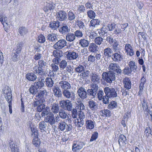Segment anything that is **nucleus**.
<instances>
[{
    "instance_id": "nucleus-59",
    "label": "nucleus",
    "mask_w": 152,
    "mask_h": 152,
    "mask_svg": "<svg viewBox=\"0 0 152 152\" xmlns=\"http://www.w3.org/2000/svg\"><path fill=\"white\" fill-rule=\"evenodd\" d=\"M59 64L60 69H62L66 67L67 62L65 60H62L60 62Z\"/></svg>"
},
{
    "instance_id": "nucleus-10",
    "label": "nucleus",
    "mask_w": 152,
    "mask_h": 152,
    "mask_svg": "<svg viewBox=\"0 0 152 152\" xmlns=\"http://www.w3.org/2000/svg\"><path fill=\"white\" fill-rule=\"evenodd\" d=\"M107 27L108 28L110 31H113V34H117L121 33V30L119 28H118V26L116 24L114 23H112L111 24H108L107 25Z\"/></svg>"
},
{
    "instance_id": "nucleus-6",
    "label": "nucleus",
    "mask_w": 152,
    "mask_h": 152,
    "mask_svg": "<svg viewBox=\"0 0 152 152\" xmlns=\"http://www.w3.org/2000/svg\"><path fill=\"white\" fill-rule=\"evenodd\" d=\"M109 71L116 74L117 75H121L122 70L120 67L117 64L115 63L110 64L108 67Z\"/></svg>"
},
{
    "instance_id": "nucleus-8",
    "label": "nucleus",
    "mask_w": 152,
    "mask_h": 152,
    "mask_svg": "<svg viewBox=\"0 0 152 152\" xmlns=\"http://www.w3.org/2000/svg\"><path fill=\"white\" fill-rule=\"evenodd\" d=\"M47 92L45 90H40L35 95L36 100H39L42 102H45Z\"/></svg>"
},
{
    "instance_id": "nucleus-61",
    "label": "nucleus",
    "mask_w": 152,
    "mask_h": 152,
    "mask_svg": "<svg viewBox=\"0 0 152 152\" xmlns=\"http://www.w3.org/2000/svg\"><path fill=\"white\" fill-rule=\"evenodd\" d=\"M40 141L38 138H33L32 141L33 144L36 147H38L40 145Z\"/></svg>"
},
{
    "instance_id": "nucleus-14",
    "label": "nucleus",
    "mask_w": 152,
    "mask_h": 152,
    "mask_svg": "<svg viewBox=\"0 0 152 152\" xmlns=\"http://www.w3.org/2000/svg\"><path fill=\"white\" fill-rule=\"evenodd\" d=\"M100 77L99 75H97L96 73H92L90 75L91 84H98L100 82Z\"/></svg>"
},
{
    "instance_id": "nucleus-36",
    "label": "nucleus",
    "mask_w": 152,
    "mask_h": 152,
    "mask_svg": "<svg viewBox=\"0 0 152 152\" xmlns=\"http://www.w3.org/2000/svg\"><path fill=\"white\" fill-rule=\"evenodd\" d=\"M112 47L114 52H120L121 50V46L119 45L118 41L117 40L113 44Z\"/></svg>"
},
{
    "instance_id": "nucleus-34",
    "label": "nucleus",
    "mask_w": 152,
    "mask_h": 152,
    "mask_svg": "<svg viewBox=\"0 0 152 152\" xmlns=\"http://www.w3.org/2000/svg\"><path fill=\"white\" fill-rule=\"evenodd\" d=\"M99 48L94 43H92L89 46V50L92 53H95L98 51Z\"/></svg>"
},
{
    "instance_id": "nucleus-35",
    "label": "nucleus",
    "mask_w": 152,
    "mask_h": 152,
    "mask_svg": "<svg viewBox=\"0 0 152 152\" xmlns=\"http://www.w3.org/2000/svg\"><path fill=\"white\" fill-rule=\"evenodd\" d=\"M58 36L55 34H50L47 36V39L50 41L56 42L58 40Z\"/></svg>"
},
{
    "instance_id": "nucleus-57",
    "label": "nucleus",
    "mask_w": 152,
    "mask_h": 152,
    "mask_svg": "<svg viewBox=\"0 0 152 152\" xmlns=\"http://www.w3.org/2000/svg\"><path fill=\"white\" fill-rule=\"evenodd\" d=\"M103 39L101 37H96L94 40V43L98 45H101L103 42Z\"/></svg>"
},
{
    "instance_id": "nucleus-31",
    "label": "nucleus",
    "mask_w": 152,
    "mask_h": 152,
    "mask_svg": "<svg viewBox=\"0 0 152 152\" xmlns=\"http://www.w3.org/2000/svg\"><path fill=\"white\" fill-rule=\"evenodd\" d=\"M59 109V107L58 103H55L52 104L51 108L52 113L54 114H57L60 111Z\"/></svg>"
},
{
    "instance_id": "nucleus-29",
    "label": "nucleus",
    "mask_w": 152,
    "mask_h": 152,
    "mask_svg": "<svg viewBox=\"0 0 152 152\" xmlns=\"http://www.w3.org/2000/svg\"><path fill=\"white\" fill-rule=\"evenodd\" d=\"M28 124L31 132V137L34 138H38V130L36 128L31 126L30 123H29Z\"/></svg>"
},
{
    "instance_id": "nucleus-22",
    "label": "nucleus",
    "mask_w": 152,
    "mask_h": 152,
    "mask_svg": "<svg viewBox=\"0 0 152 152\" xmlns=\"http://www.w3.org/2000/svg\"><path fill=\"white\" fill-rule=\"evenodd\" d=\"M33 70L34 73L38 75L42 76L45 74L43 68L38 67L37 66L33 67Z\"/></svg>"
},
{
    "instance_id": "nucleus-55",
    "label": "nucleus",
    "mask_w": 152,
    "mask_h": 152,
    "mask_svg": "<svg viewBox=\"0 0 152 152\" xmlns=\"http://www.w3.org/2000/svg\"><path fill=\"white\" fill-rule=\"evenodd\" d=\"M76 15L73 12L71 11H70L68 14V19L70 21H72L74 20L76 17Z\"/></svg>"
},
{
    "instance_id": "nucleus-49",
    "label": "nucleus",
    "mask_w": 152,
    "mask_h": 152,
    "mask_svg": "<svg viewBox=\"0 0 152 152\" xmlns=\"http://www.w3.org/2000/svg\"><path fill=\"white\" fill-rule=\"evenodd\" d=\"M126 140V137L123 134H121L119 136L118 142L119 145L121 146L124 143H125Z\"/></svg>"
},
{
    "instance_id": "nucleus-11",
    "label": "nucleus",
    "mask_w": 152,
    "mask_h": 152,
    "mask_svg": "<svg viewBox=\"0 0 152 152\" xmlns=\"http://www.w3.org/2000/svg\"><path fill=\"white\" fill-rule=\"evenodd\" d=\"M66 58L69 60H74L77 59L78 58V54L73 51H67L65 52Z\"/></svg>"
},
{
    "instance_id": "nucleus-63",
    "label": "nucleus",
    "mask_w": 152,
    "mask_h": 152,
    "mask_svg": "<svg viewBox=\"0 0 152 152\" xmlns=\"http://www.w3.org/2000/svg\"><path fill=\"white\" fill-rule=\"evenodd\" d=\"M74 34L76 38V37L79 38L82 37L83 36V34L82 31L80 30H76L74 32Z\"/></svg>"
},
{
    "instance_id": "nucleus-3",
    "label": "nucleus",
    "mask_w": 152,
    "mask_h": 152,
    "mask_svg": "<svg viewBox=\"0 0 152 152\" xmlns=\"http://www.w3.org/2000/svg\"><path fill=\"white\" fill-rule=\"evenodd\" d=\"M60 107L64 110L71 111L73 107L72 101L69 99L62 100L59 102Z\"/></svg>"
},
{
    "instance_id": "nucleus-24",
    "label": "nucleus",
    "mask_w": 152,
    "mask_h": 152,
    "mask_svg": "<svg viewBox=\"0 0 152 152\" xmlns=\"http://www.w3.org/2000/svg\"><path fill=\"white\" fill-rule=\"evenodd\" d=\"M67 89L62 91V94L63 96L67 99H73V93Z\"/></svg>"
},
{
    "instance_id": "nucleus-18",
    "label": "nucleus",
    "mask_w": 152,
    "mask_h": 152,
    "mask_svg": "<svg viewBox=\"0 0 152 152\" xmlns=\"http://www.w3.org/2000/svg\"><path fill=\"white\" fill-rule=\"evenodd\" d=\"M112 54L111 58L115 62L120 61L123 59V55L120 52H115Z\"/></svg>"
},
{
    "instance_id": "nucleus-28",
    "label": "nucleus",
    "mask_w": 152,
    "mask_h": 152,
    "mask_svg": "<svg viewBox=\"0 0 152 152\" xmlns=\"http://www.w3.org/2000/svg\"><path fill=\"white\" fill-rule=\"evenodd\" d=\"M124 87L127 90L131 88V82L130 79L128 77H125L123 80Z\"/></svg>"
},
{
    "instance_id": "nucleus-45",
    "label": "nucleus",
    "mask_w": 152,
    "mask_h": 152,
    "mask_svg": "<svg viewBox=\"0 0 152 152\" xmlns=\"http://www.w3.org/2000/svg\"><path fill=\"white\" fill-rule=\"evenodd\" d=\"M47 126V124L44 121H41L39 124V127L41 132L45 131Z\"/></svg>"
},
{
    "instance_id": "nucleus-19",
    "label": "nucleus",
    "mask_w": 152,
    "mask_h": 152,
    "mask_svg": "<svg viewBox=\"0 0 152 152\" xmlns=\"http://www.w3.org/2000/svg\"><path fill=\"white\" fill-rule=\"evenodd\" d=\"M48 2H47L46 6L43 8V10L45 12H48L49 10L51 11L55 8V4L52 2V0H49Z\"/></svg>"
},
{
    "instance_id": "nucleus-42",
    "label": "nucleus",
    "mask_w": 152,
    "mask_h": 152,
    "mask_svg": "<svg viewBox=\"0 0 152 152\" xmlns=\"http://www.w3.org/2000/svg\"><path fill=\"white\" fill-rule=\"evenodd\" d=\"M60 23L58 21H53L50 23L49 27L51 28L56 29L59 26Z\"/></svg>"
},
{
    "instance_id": "nucleus-50",
    "label": "nucleus",
    "mask_w": 152,
    "mask_h": 152,
    "mask_svg": "<svg viewBox=\"0 0 152 152\" xmlns=\"http://www.w3.org/2000/svg\"><path fill=\"white\" fill-rule=\"evenodd\" d=\"M53 55L55 58L61 57L63 56V53L62 51L56 50H53Z\"/></svg>"
},
{
    "instance_id": "nucleus-17",
    "label": "nucleus",
    "mask_w": 152,
    "mask_h": 152,
    "mask_svg": "<svg viewBox=\"0 0 152 152\" xmlns=\"http://www.w3.org/2000/svg\"><path fill=\"white\" fill-rule=\"evenodd\" d=\"M57 19L60 21L66 20L67 19V15L66 12L64 11H59L57 14Z\"/></svg>"
},
{
    "instance_id": "nucleus-27",
    "label": "nucleus",
    "mask_w": 152,
    "mask_h": 152,
    "mask_svg": "<svg viewBox=\"0 0 152 152\" xmlns=\"http://www.w3.org/2000/svg\"><path fill=\"white\" fill-rule=\"evenodd\" d=\"M45 82L44 78L41 77L38 81L34 83V85L38 89H41L44 86Z\"/></svg>"
},
{
    "instance_id": "nucleus-25",
    "label": "nucleus",
    "mask_w": 152,
    "mask_h": 152,
    "mask_svg": "<svg viewBox=\"0 0 152 152\" xmlns=\"http://www.w3.org/2000/svg\"><path fill=\"white\" fill-rule=\"evenodd\" d=\"M124 49L127 55L130 56H132L134 55V51L133 48L130 44H125Z\"/></svg>"
},
{
    "instance_id": "nucleus-20",
    "label": "nucleus",
    "mask_w": 152,
    "mask_h": 152,
    "mask_svg": "<svg viewBox=\"0 0 152 152\" xmlns=\"http://www.w3.org/2000/svg\"><path fill=\"white\" fill-rule=\"evenodd\" d=\"M104 55L105 58H111L113 53L112 50L109 47H107L103 50Z\"/></svg>"
},
{
    "instance_id": "nucleus-9",
    "label": "nucleus",
    "mask_w": 152,
    "mask_h": 152,
    "mask_svg": "<svg viewBox=\"0 0 152 152\" xmlns=\"http://www.w3.org/2000/svg\"><path fill=\"white\" fill-rule=\"evenodd\" d=\"M57 41L53 46V48L56 50L61 49L66 45L67 42L65 39H61L59 40L58 39Z\"/></svg>"
},
{
    "instance_id": "nucleus-40",
    "label": "nucleus",
    "mask_w": 152,
    "mask_h": 152,
    "mask_svg": "<svg viewBox=\"0 0 152 152\" xmlns=\"http://www.w3.org/2000/svg\"><path fill=\"white\" fill-rule=\"evenodd\" d=\"M38 88L34 85H31L29 89V91L30 94L34 96L38 92Z\"/></svg>"
},
{
    "instance_id": "nucleus-58",
    "label": "nucleus",
    "mask_w": 152,
    "mask_h": 152,
    "mask_svg": "<svg viewBox=\"0 0 152 152\" xmlns=\"http://www.w3.org/2000/svg\"><path fill=\"white\" fill-rule=\"evenodd\" d=\"M85 70L84 67L81 65L79 64L75 69V72L77 73H81Z\"/></svg>"
},
{
    "instance_id": "nucleus-62",
    "label": "nucleus",
    "mask_w": 152,
    "mask_h": 152,
    "mask_svg": "<svg viewBox=\"0 0 152 152\" xmlns=\"http://www.w3.org/2000/svg\"><path fill=\"white\" fill-rule=\"evenodd\" d=\"M1 112L4 115H6V108L7 105L6 106L4 103H1Z\"/></svg>"
},
{
    "instance_id": "nucleus-51",
    "label": "nucleus",
    "mask_w": 152,
    "mask_h": 152,
    "mask_svg": "<svg viewBox=\"0 0 152 152\" xmlns=\"http://www.w3.org/2000/svg\"><path fill=\"white\" fill-rule=\"evenodd\" d=\"M77 25L79 28L86 30L87 29L84 23L81 20H77Z\"/></svg>"
},
{
    "instance_id": "nucleus-23",
    "label": "nucleus",
    "mask_w": 152,
    "mask_h": 152,
    "mask_svg": "<svg viewBox=\"0 0 152 152\" xmlns=\"http://www.w3.org/2000/svg\"><path fill=\"white\" fill-rule=\"evenodd\" d=\"M59 31L63 35L66 34L70 31V27L65 24L62 25L59 28Z\"/></svg>"
},
{
    "instance_id": "nucleus-26",
    "label": "nucleus",
    "mask_w": 152,
    "mask_h": 152,
    "mask_svg": "<svg viewBox=\"0 0 152 152\" xmlns=\"http://www.w3.org/2000/svg\"><path fill=\"white\" fill-rule=\"evenodd\" d=\"M52 90L55 96L58 98L62 97L61 90L58 86H54L52 88Z\"/></svg>"
},
{
    "instance_id": "nucleus-54",
    "label": "nucleus",
    "mask_w": 152,
    "mask_h": 152,
    "mask_svg": "<svg viewBox=\"0 0 152 152\" xmlns=\"http://www.w3.org/2000/svg\"><path fill=\"white\" fill-rule=\"evenodd\" d=\"M108 31V30L107 28L105 26H104L100 29L98 33L100 35L103 36L107 34Z\"/></svg>"
},
{
    "instance_id": "nucleus-7",
    "label": "nucleus",
    "mask_w": 152,
    "mask_h": 152,
    "mask_svg": "<svg viewBox=\"0 0 152 152\" xmlns=\"http://www.w3.org/2000/svg\"><path fill=\"white\" fill-rule=\"evenodd\" d=\"M104 90L107 97L110 98H114L117 96L116 92L114 88L106 87L104 88Z\"/></svg>"
},
{
    "instance_id": "nucleus-64",
    "label": "nucleus",
    "mask_w": 152,
    "mask_h": 152,
    "mask_svg": "<svg viewBox=\"0 0 152 152\" xmlns=\"http://www.w3.org/2000/svg\"><path fill=\"white\" fill-rule=\"evenodd\" d=\"M77 122L76 121L75 122V125L76 126H77L78 127H82L84 124V121L83 120L80 119H77Z\"/></svg>"
},
{
    "instance_id": "nucleus-12",
    "label": "nucleus",
    "mask_w": 152,
    "mask_h": 152,
    "mask_svg": "<svg viewBox=\"0 0 152 152\" xmlns=\"http://www.w3.org/2000/svg\"><path fill=\"white\" fill-rule=\"evenodd\" d=\"M85 145L84 143L82 142H74L72 146V151L76 152L81 149Z\"/></svg>"
},
{
    "instance_id": "nucleus-21",
    "label": "nucleus",
    "mask_w": 152,
    "mask_h": 152,
    "mask_svg": "<svg viewBox=\"0 0 152 152\" xmlns=\"http://www.w3.org/2000/svg\"><path fill=\"white\" fill-rule=\"evenodd\" d=\"M0 21L3 25L4 29L6 31H8V28L9 27L8 25L7 18L4 16H0Z\"/></svg>"
},
{
    "instance_id": "nucleus-30",
    "label": "nucleus",
    "mask_w": 152,
    "mask_h": 152,
    "mask_svg": "<svg viewBox=\"0 0 152 152\" xmlns=\"http://www.w3.org/2000/svg\"><path fill=\"white\" fill-rule=\"evenodd\" d=\"M95 122L91 120H88L86 121L85 125L87 129H92L94 127Z\"/></svg>"
},
{
    "instance_id": "nucleus-41",
    "label": "nucleus",
    "mask_w": 152,
    "mask_h": 152,
    "mask_svg": "<svg viewBox=\"0 0 152 152\" xmlns=\"http://www.w3.org/2000/svg\"><path fill=\"white\" fill-rule=\"evenodd\" d=\"M129 68L134 72H135L137 71V67L135 62L133 61H130L129 63Z\"/></svg>"
},
{
    "instance_id": "nucleus-15",
    "label": "nucleus",
    "mask_w": 152,
    "mask_h": 152,
    "mask_svg": "<svg viewBox=\"0 0 152 152\" xmlns=\"http://www.w3.org/2000/svg\"><path fill=\"white\" fill-rule=\"evenodd\" d=\"M77 94L78 96L83 99H86L87 94V91L82 87H80L77 91Z\"/></svg>"
},
{
    "instance_id": "nucleus-38",
    "label": "nucleus",
    "mask_w": 152,
    "mask_h": 152,
    "mask_svg": "<svg viewBox=\"0 0 152 152\" xmlns=\"http://www.w3.org/2000/svg\"><path fill=\"white\" fill-rule=\"evenodd\" d=\"M100 22V20L99 19H92L90 21L89 26L95 28L96 26L99 25Z\"/></svg>"
},
{
    "instance_id": "nucleus-2",
    "label": "nucleus",
    "mask_w": 152,
    "mask_h": 152,
    "mask_svg": "<svg viewBox=\"0 0 152 152\" xmlns=\"http://www.w3.org/2000/svg\"><path fill=\"white\" fill-rule=\"evenodd\" d=\"M115 74L109 71L108 72H103L102 74V78L107 83H110L115 80Z\"/></svg>"
},
{
    "instance_id": "nucleus-48",
    "label": "nucleus",
    "mask_w": 152,
    "mask_h": 152,
    "mask_svg": "<svg viewBox=\"0 0 152 152\" xmlns=\"http://www.w3.org/2000/svg\"><path fill=\"white\" fill-rule=\"evenodd\" d=\"M142 107L143 108V109L145 110V111H147L148 110V102H147V100L145 98H143L142 101L141 102H140Z\"/></svg>"
},
{
    "instance_id": "nucleus-53",
    "label": "nucleus",
    "mask_w": 152,
    "mask_h": 152,
    "mask_svg": "<svg viewBox=\"0 0 152 152\" xmlns=\"http://www.w3.org/2000/svg\"><path fill=\"white\" fill-rule=\"evenodd\" d=\"M100 113L101 115L103 116L105 115L106 117H109L111 115L110 111L107 109L102 110Z\"/></svg>"
},
{
    "instance_id": "nucleus-43",
    "label": "nucleus",
    "mask_w": 152,
    "mask_h": 152,
    "mask_svg": "<svg viewBox=\"0 0 152 152\" xmlns=\"http://www.w3.org/2000/svg\"><path fill=\"white\" fill-rule=\"evenodd\" d=\"M79 44L81 46L83 47H87L88 46L89 42L87 39H83L79 41Z\"/></svg>"
},
{
    "instance_id": "nucleus-37",
    "label": "nucleus",
    "mask_w": 152,
    "mask_h": 152,
    "mask_svg": "<svg viewBox=\"0 0 152 152\" xmlns=\"http://www.w3.org/2000/svg\"><path fill=\"white\" fill-rule=\"evenodd\" d=\"M35 74L33 73H28L26 75V77L29 80L34 81L37 78V76Z\"/></svg>"
},
{
    "instance_id": "nucleus-16",
    "label": "nucleus",
    "mask_w": 152,
    "mask_h": 152,
    "mask_svg": "<svg viewBox=\"0 0 152 152\" xmlns=\"http://www.w3.org/2000/svg\"><path fill=\"white\" fill-rule=\"evenodd\" d=\"M58 87L63 90H64L67 89H70L71 86L70 84L67 81L62 80L59 82Z\"/></svg>"
},
{
    "instance_id": "nucleus-5",
    "label": "nucleus",
    "mask_w": 152,
    "mask_h": 152,
    "mask_svg": "<svg viewBox=\"0 0 152 152\" xmlns=\"http://www.w3.org/2000/svg\"><path fill=\"white\" fill-rule=\"evenodd\" d=\"M72 126L71 125H68L64 121L61 120L58 123V129L61 131L69 132L72 130Z\"/></svg>"
},
{
    "instance_id": "nucleus-33",
    "label": "nucleus",
    "mask_w": 152,
    "mask_h": 152,
    "mask_svg": "<svg viewBox=\"0 0 152 152\" xmlns=\"http://www.w3.org/2000/svg\"><path fill=\"white\" fill-rule=\"evenodd\" d=\"M66 39L70 42H73L76 38L74 33L69 32L66 35Z\"/></svg>"
},
{
    "instance_id": "nucleus-39",
    "label": "nucleus",
    "mask_w": 152,
    "mask_h": 152,
    "mask_svg": "<svg viewBox=\"0 0 152 152\" xmlns=\"http://www.w3.org/2000/svg\"><path fill=\"white\" fill-rule=\"evenodd\" d=\"M45 82V84L48 88H51L53 86L54 84L53 80L51 78H46Z\"/></svg>"
},
{
    "instance_id": "nucleus-32",
    "label": "nucleus",
    "mask_w": 152,
    "mask_h": 152,
    "mask_svg": "<svg viewBox=\"0 0 152 152\" xmlns=\"http://www.w3.org/2000/svg\"><path fill=\"white\" fill-rule=\"evenodd\" d=\"M12 141L11 140L9 142L11 152H19V149L17 145L15 143H12Z\"/></svg>"
},
{
    "instance_id": "nucleus-56",
    "label": "nucleus",
    "mask_w": 152,
    "mask_h": 152,
    "mask_svg": "<svg viewBox=\"0 0 152 152\" xmlns=\"http://www.w3.org/2000/svg\"><path fill=\"white\" fill-rule=\"evenodd\" d=\"M87 14L88 17L91 19H94L96 15L95 12L91 10H88L87 12Z\"/></svg>"
},
{
    "instance_id": "nucleus-13",
    "label": "nucleus",
    "mask_w": 152,
    "mask_h": 152,
    "mask_svg": "<svg viewBox=\"0 0 152 152\" xmlns=\"http://www.w3.org/2000/svg\"><path fill=\"white\" fill-rule=\"evenodd\" d=\"M44 120L46 122L51 125H54L55 124V119L54 115L51 112H50L49 115L45 117Z\"/></svg>"
},
{
    "instance_id": "nucleus-46",
    "label": "nucleus",
    "mask_w": 152,
    "mask_h": 152,
    "mask_svg": "<svg viewBox=\"0 0 152 152\" xmlns=\"http://www.w3.org/2000/svg\"><path fill=\"white\" fill-rule=\"evenodd\" d=\"M106 37V41L110 45L113 44L117 41L115 39H113V37L110 34L107 35Z\"/></svg>"
},
{
    "instance_id": "nucleus-60",
    "label": "nucleus",
    "mask_w": 152,
    "mask_h": 152,
    "mask_svg": "<svg viewBox=\"0 0 152 152\" xmlns=\"http://www.w3.org/2000/svg\"><path fill=\"white\" fill-rule=\"evenodd\" d=\"M38 67L44 68L45 66L47 65V63L43 60H39L38 61Z\"/></svg>"
},
{
    "instance_id": "nucleus-44",
    "label": "nucleus",
    "mask_w": 152,
    "mask_h": 152,
    "mask_svg": "<svg viewBox=\"0 0 152 152\" xmlns=\"http://www.w3.org/2000/svg\"><path fill=\"white\" fill-rule=\"evenodd\" d=\"M28 31V29L23 26H20L18 29V32L22 36L26 34Z\"/></svg>"
},
{
    "instance_id": "nucleus-1",
    "label": "nucleus",
    "mask_w": 152,
    "mask_h": 152,
    "mask_svg": "<svg viewBox=\"0 0 152 152\" xmlns=\"http://www.w3.org/2000/svg\"><path fill=\"white\" fill-rule=\"evenodd\" d=\"M3 91L5 98L9 104V107L10 113L11 114L12 113V99L11 90L8 86H6L4 88Z\"/></svg>"
},
{
    "instance_id": "nucleus-52",
    "label": "nucleus",
    "mask_w": 152,
    "mask_h": 152,
    "mask_svg": "<svg viewBox=\"0 0 152 152\" xmlns=\"http://www.w3.org/2000/svg\"><path fill=\"white\" fill-rule=\"evenodd\" d=\"M58 113L60 117L62 119H65L68 116L67 113L63 110H61Z\"/></svg>"
},
{
    "instance_id": "nucleus-4",
    "label": "nucleus",
    "mask_w": 152,
    "mask_h": 152,
    "mask_svg": "<svg viewBox=\"0 0 152 152\" xmlns=\"http://www.w3.org/2000/svg\"><path fill=\"white\" fill-rule=\"evenodd\" d=\"M91 88L87 90V94L92 98H95L96 96L97 91L99 89V87L97 84H91Z\"/></svg>"
},
{
    "instance_id": "nucleus-47",
    "label": "nucleus",
    "mask_w": 152,
    "mask_h": 152,
    "mask_svg": "<svg viewBox=\"0 0 152 152\" xmlns=\"http://www.w3.org/2000/svg\"><path fill=\"white\" fill-rule=\"evenodd\" d=\"M89 108L93 110H95L97 107V104L93 100H90L88 102Z\"/></svg>"
}]
</instances>
